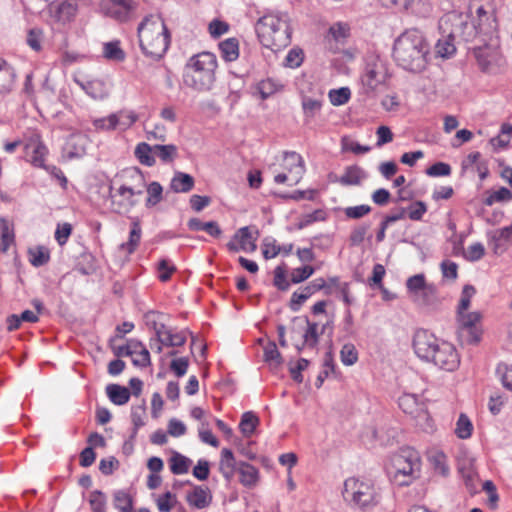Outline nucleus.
<instances>
[{"label": "nucleus", "instance_id": "9b49d317", "mask_svg": "<svg viewBox=\"0 0 512 512\" xmlns=\"http://www.w3.org/2000/svg\"><path fill=\"white\" fill-rule=\"evenodd\" d=\"M473 27L478 41L499 39L496 18L493 13L487 12L483 6L476 9Z\"/></svg>", "mask_w": 512, "mask_h": 512}, {"label": "nucleus", "instance_id": "0e129e2a", "mask_svg": "<svg viewBox=\"0 0 512 512\" xmlns=\"http://www.w3.org/2000/svg\"><path fill=\"white\" fill-rule=\"evenodd\" d=\"M303 292H305L308 297L312 296L314 293L320 290H325V294H330L331 292L328 290L327 283L323 278H317L311 281L308 285L302 288Z\"/></svg>", "mask_w": 512, "mask_h": 512}, {"label": "nucleus", "instance_id": "dca6fc26", "mask_svg": "<svg viewBox=\"0 0 512 512\" xmlns=\"http://www.w3.org/2000/svg\"><path fill=\"white\" fill-rule=\"evenodd\" d=\"M75 83L85 91L94 100H102L109 95V87L105 81L100 79H93L83 81L78 78L74 79Z\"/></svg>", "mask_w": 512, "mask_h": 512}, {"label": "nucleus", "instance_id": "8fccbe9b", "mask_svg": "<svg viewBox=\"0 0 512 512\" xmlns=\"http://www.w3.org/2000/svg\"><path fill=\"white\" fill-rule=\"evenodd\" d=\"M341 362L346 366L355 364L358 360V352L351 343L344 344L340 351Z\"/></svg>", "mask_w": 512, "mask_h": 512}, {"label": "nucleus", "instance_id": "69168bd1", "mask_svg": "<svg viewBox=\"0 0 512 512\" xmlns=\"http://www.w3.org/2000/svg\"><path fill=\"white\" fill-rule=\"evenodd\" d=\"M342 149L344 151H351L354 154H364L371 150L369 146H364L356 141L350 140L347 137L342 139Z\"/></svg>", "mask_w": 512, "mask_h": 512}, {"label": "nucleus", "instance_id": "72a5a7b5", "mask_svg": "<svg viewBox=\"0 0 512 512\" xmlns=\"http://www.w3.org/2000/svg\"><path fill=\"white\" fill-rule=\"evenodd\" d=\"M154 155L158 157L163 163H171L178 156V148L173 144L168 145H154Z\"/></svg>", "mask_w": 512, "mask_h": 512}, {"label": "nucleus", "instance_id": "b1692460", "mask_svg": "<svg viewBox=\"0 0 512 512\" xmlns=\"http://www.w3.org/2000/svg\"><path fill=\"white\" fill-rule=\"evenodd\" d=\"M365 178V171L357 165H352L345 168L343 175L339 178L338 181L344 186H351L359 185Z\"/></svg>", "mask_w": 512, "mask_h": 512}, {"label": "nucleus", "instance_id": "e2e57ef3", "mask_svg": "<svg viewBox=\"0 0 512 512\" xmlns=\"http://www.w3.org/2000/svg\"><path fill=\"white\" fill-rule=\"evenodd\" d=\"M314 271L315 270L312 266L296 268L291 273V282L293 284L301 283L308 279L314 273Z\"/></svg>", "mask_w": 512, "mask_h": 512}, {"label": "nucleus", "instance_id": "ddd939ff", "mask_svg": "<svg viewBox=\"0 0 512 512\" xmlns=\"http://www.w3.org/2000/svg\"><path fill=\"white\" fill-rule=\"evenodd\" d=\"M399 407L406 414L411 415L416 420V424L423 427V423L429 422V415L426 405L420 402L414 394H403L398 401Z\"/></svg>", "mask_w": 512, "mask_h": 512}, {"label": "nucleus", "instance_id": "6e6552de", "mask_svg": "<svg viewBox=\"0 0 512 512\" xmlns=\"http://www.w3.org/2000/svg\"><path fill=\"white\" fill-rule=\"evenodd\" d=\"M130 178L139 182V187L122 185L117 190V194L122 197V200H116V195H113L112 205L117 213L128 212L133 206L136 205L135 195H141L145 187L144 175L138 168H133L129 171Z\"/></svg>", "mask_w": 512, "mask_h": 512}, {"label": "nucleus", "instance_id": "f8f14e48", "mask_svg": "<svg viewBox=\"0 0 512 512\" xmlns=\"http://www.w3.org/2000/svg\"><path fill=\"white\" fill-rule=\"evenodd\" d=\"M473 51L475 58L482 71H489L491 66L496 64L500 57L499 39L479 41Z\"/></svg>", "mask_w": 512, "mask_h": 512}, {"label": "nucleus", "instance_id": "9d476101", "mask_svg": "<svg viewBox=\"0 0 512 512\" xmlns=\"http://www.w3.org/2000/svg\"><path fill=\"white\" fill-rule=\"evenodd\" d=\"M137 4L135 0H102L100 7L104 15L118 22H126L134 17Z\"/></svg>", "mask_w": 512, "mask_h": 512}, {"label": "nucleus", "instance_id": "0eeeda50", "mask_svg": "<svg viewBox=\"0 0 512 512\" xmlns=\"http://www.w3.org/2000/svg\"><path fill=\"white\" fill-rule=\"evenodd\" d=\"M420 468L419 453L411 447H406L392 457L389 474L395 484L405 486L419 477Z\"/></svg>", "mask_w": 512, "mask_h": 512}, {"label": "nucleus", "instance_id": "7c9ffc66", "mask_svg": "<svg viewBox=\"0 0 512 512\" xmlns=\"http://www.w3.org/2000/svg\"><path fill=\"white\" fill-rule=\"evenodd\" d=\"M0 251L5 253L9 247L14 243V231L8 220L0 218Z\"/></svg>", "mask_w": 512, "mask_h": 512}, {"label": "nucleus", "instance_id": "4c0bfd02", "mask_svg": "<svg viewBox=\"0 0 512 512\" xmlns=\"http://www.w3.org/2000/svg\"><path fill=\"white\" fill-rule=\"evenodd\" d=\"M307 325L303 334L304 343H308V347L314 348L319 342L320 332L318 331V323L311 322L308 317H304Z\"/></svg>", "mask_w": 512, "mask_h": 512}, {"label": "nucleus", "instance_id": "c85d7f7f", "mask_svg": "<svg viewBox=\"0 0 512 512\" xmlns=\"http://www.w3.org/2000/svg\"><path fill=\"white\" fill-rule=\"evenodd\" d=\"M234 240H238L240 248L245 252H254L257 249L256 239L252 237L249 227H242L234 234Z\"/></svg>", "mask_w": 512, "mask_h": 512}, {"label": "nucleus", "instance_id": "3c124183", "mask_svg": "<svg viewBox=\"0 0 512 512\" xmlns=\"http://www.w3.org/2000/svg\"><path fill=\"white\" fill-rule=\"evenodd\" d=\"M476 289L473 285L467 284L463 287L457 312H465L469 309L471 299L475 295Z\"/></svg>", "mask_w": 512, "mask_h": 512}, {"label": "nucleus", "instance_id": "58836bf2", "mask_svg": "<svg viewBox=\"0 0 512 512\" xmlns=\"http://www.w3.org/2000/svg\"><path fill=\"white\" fill-rule=\"evenodd\" d=\"M283 85L278 81L268 78L258 83L257 89L262 99H267L276 92L282 90Z\"/></svg>", "mask_w": 512, "mask_h": 512}, {"label": "nucleus", "instance_id": "2f4dec72", "mask_svg": "<svg viewBox=\"0 0 512 512\" xmlns=\"http://www.w3.org/2000/svg\"><path fill=\"white\" fill-rule=\"evenodd\" d=\"M473 459H464L459 462L458 470L462 478L465 481L466 486L469 489L474 488V480L476 477V471L474 469Z\"/></svg>", "mask_w": 512, "mask_h": 512}, {"label": "nucleus", "instance_id": "f03ea898", "mask_svg": "<svg viewBox=\"0 0 512 512\" xmlns=\"http://www.w3.org/2000/svg\"><path fill=\"white\" fill-rule=\"evenodd\" d=\"M430 45L424 34L418 29L403 32L394 42L393 57L403 69L419 73L428 63Z\"/></svg>", "mask_w": 512, "mask_h": 512}, {"label": "nucleus", "instance_id": "a878e982", "mask_svg": "<svg viewBox=\"0 0 512 512\" xmlns=\"http://www.w3.org/2000/svg\"><path fill=\"white\" fill-rule=\"evenodd\" d=\"M106 393L110 401L119 406L126 404L131 395L128 388L119 384H109L106 387Z\"/></svg>", "mask_w": 512, "mask_h": 512}, {"label": "nucleus", "instance_id": "c756f323", "mask_svg": "<svg viewBox=\"0 0 512 512\" xmlns=\"http://www.w3.org/2000/svg\"><path fill=\"white\" fill-rule=\"evenodd\" d=\"M134 153L142 165L151 167L156 162L154 155V145L151 146L145 142H141L136 146Z\"/></svg>", "mask_w": 512, "mask_h": 512}, {"label": "nucleus", "instance_id": "680f3d73", "mask_svg": "<svg viewBox=\"0 0 512 512\" xmlns=\"http://www.w3.org/2000/svg\"><path fill=\"white\" fill-rule=\"evenodd\" d=\"M485 254L484 246L477 242L470 245L464 252V258L468 261L475 262L480 260Z\"/></svg>", "mask_w": 512, "mask_h": 512}, {"label": "nucleus", "instance_id": "1a4fd4ad", "mask_svg": "<svg viewBox=\"0 0 512 512\" xmlns=\"http://www.w3.org/2000/svg\"><path fill=\"white\" fill-rule=\"evenodd\" d=\"M480 320L479 312H457V335L462 344L475 345L479 343L481 331L478 324Z\"/></svg>", "mask_w": 512, "mask_h": 512}, {"label": "nucleus", "instance_id": "338daca9", "mask_svg": "<svg viewBox=\"0 0 512 512\" xmlns=\"http://www.w3.org/2000/svg\"><path fill=\"white\" fill-rule=\"evenodd\" d=\"M426 174L431 177L449 176L451 174V167L447 163L437 162L426 170Z\"/></svg>", "mask_w": 512, "mask_h": 512}, {"label": "nucleus", "instance_id": "a18cd8bd", "mask_svg": "<svg viewBox=\"0 0 512 512\" xmlns=\"http://www.w3.org/2000/svg\"><path fill=\"white\" fill-rule=\"evenodd\" d=\"M428 284L429 283L426 282L425 275L421 273L409 277L406 281V288L412 298Z\"/></svg>", "mask_w": 512, "mask_h": 512}, {"label": "nucleus", "instance_id": "cd10ccee", "mask_svg": "<svg viewBox=\"0 0 512 512\" xmlns=\"http://www.w3.org/2000/svg\"><path fill=\"white\" fill-rule=\"evenodd\" d=\"M142 229L140 222L134 220L131 224V230L129 233V239L127 242L120 245L121 250L127 251L128 254H132L138 247L141 240Z\"/></svg>", "mask_w": 512, "mask_h": 512}, {"label": "nucleus", "instance_id": "49530a36", "mask_svg": "<svg viewBox=\"0 0 512 512\" xmlns=\"http://www.w3.org/2000/svg\"><path fill=\"white\" fill-rule=\"evenodd\" d=\"M103 53L104 56L110 60L123 61L125 59V53L120 48L119 41L105 43Z\"/></svg>", "mask_w": 512, "mask_h": 512}, {"label": "nucleus", "instance_id": "393cba45", "mask_svg": "<svg viewBox=\"0 0 512 512\" xmlns=\"http://www.w3.org/2000/svg\"><path fill=\"white\" fill-rule=\"evenodd\" d=\"M88 138L82 133H73L69 136L67 145L70 148L69 155L71 157H80L86 152Z\"/></svg>", "mask_w": 512, "mask_h": 512}, {"label": "nucleus", "instance_id": "f3484780", "mask_svg": "<svg viewBox=\"0 0 512 512\" xmlns=\"http://www.w3.org/2000/svg\"><path fill=\"white\" fill-rule=\"evenodd\" d=\"M412 301L420 307L435 309L440 304L437 288L429 283L412 298Z\"/></svg>", "mask_w": 512, "mask_h": 512}, {"label": "nucleus", "instance_id": "f257e3e1", "mask_svg": "<svg viewBox=\"0 0 512 512\" xmlns=\"http://www.w3.org/2000/svg\"><path fill=\"white\" fill-rule=\"evenodd\" d=\"M413 349L421 360L445 371H454L460 364L459 355L451 343L424 329L415 332Z\"/></svg>", "mask_w": 512, "mask_h": 512}, {"label": "nucleus", "instance_id": "bb28decb", "mask_svg": "<svg viewBox=\"0 0 512 512\" xmlns=\"http://www.w3.org/2000/svg\"><path fill=\"white\" fill-rule=\"evenodd\" d=\"M239 463L236 461L232 451L228 448H224L221 451V460H220V471L223 476L229 480L235 471L238 469Z\"/></svg>", "mask_w": 512, "mask_h": 512}, {"label": "nucleus", "instance_id": "79ce46f5", "mask_svg": "<svg viewBox=\"0 0 512 512\" xmlns=\"http://www.w3.org/2000/svg\"><path fill=\"white\" fill-rule=\"evenodd\" d=\"M30 263L34 267H41L48 263L50 259L49 250L45 247L39 246L34 249H29Z\"/></svg>", "mask_w": 512, "mask_h": 512}, {"label": "nucleus", "instance_id": "e433bc0d", "mask_svg": "<svg viewBox=\"0 0 512 512\" xmlns=\"http://www.w3.org/2000/svg\"><path fill=\"white\" fill-rule=\"evenodd\" d=\"M95 131H113L120 123L118 114H110L107 117L95 118L92 121Z\"/></svg>", "mask_w": 512, "mask_h": 512}, {"label": "nucleus", "instance_id": "37998d69", "mask_svg": "<svg viewBox=\"0 0 512 512\" xmlns=\"http://www.w3.org/2000/svg\"><path fill=\"white\" fill-rule=\"evenodd\" d=\"M472 431L473 425L470 419L466 414L461 413L456 423L455 434L460 439H467L471 436Z\"/></svg>", "mask_w": 512, "mask_h": 512}, {"label": "nucleus", "instance_id": "ea45409f", "mask_svg": "<svg viewBox=\"0 0 512 512\" xmlns=\"http://www.w3.org/2000/svg\"><path fill=\"white\" fill-rule=\"evenodd\" d=\"M189 464L190 460L179 453H174L173 456L170 458V469L171 472L175 475L187 473L189 469Z\"/></svg>", "mask_w": 512, "mask_h": 512}, {"label": "nucleus", "instance_id": "052dcab7", "mask_svg": "<svg viewBox=\"0 0 512 512\" xmlns=\"http://www.w3.org/2000/svg\"><path fill=\"white\" fill-rule=\"evenodd\" d=\"M369 205L350 206L344 209V214L349 219H360L371 212Z\"/></svg>", "mask_w": 512, "mask_h": 512}, {"label": "nucleus", "instance_id": "5701e85b", "mask_svg": "<svg viewBox=\"0 0 512 512\" xmlns=\"http://www.w3.org/2000/svg\"><path fill=\"white\" fill-rule=\"evenodd\" d=\"M15 73L13 68L0 59V95L9 93L14 85Z\"/></svg>", "mask_w": 512, "mask_h": 512}, {"label": "nucleus", "instance_id": "c03bdc74", "mask_svg": "<svg viewBox=\"0 0 512 512\" xmlns=\"http://www.w3.org/2000/svg\"><path fill=\"white\" fill-rule=\"evenodd\" d=\"M114 507L120 512H131L132 509V497L124 491L118 490L114 493Z\"/></svg>", "mask_w": 512, "mask_h": 512}, {"label": "nucleus", "instance_id": "2eb2a0df", "mask_svg": "<svg viewBox=\"0 0 512 512\" xmlns=\"http://www.w3.org/2000/svg\"><path fill=\"white\" fill-rule=\"evenodd\" d=\"M385 78L386 71L384 65L380 62H373L366 65L361 81L367 91H373L385 81Z\"/></svg>", "mask_w": 512, "mask_h": 512}, {"label": "nucleus", "instance_id": "13d9d810", "mask_svg": "<svg viewBox=\"0 0 512 512\" xmlns=\"http://www.w3.org/2000/svg\"><path fill=\"white\" fill-rule=\"evenodd\" d=\"M450 38L451 35L446 39L438 40L436 44V53L442 58H448L456 51V48Z\"/></svg>", "mask_w": 512, "mask_h": 512}, {"label": "nucleus", "instance_id": "a19ab883", "mask_svg": "<svg viewBox=\"0 0 512 512\" xmlns=\"http://www.w3.org/2000/svg\"><path fill=\"white\" fill-rule=\"evenodd\" d=\"M146 189L148 194L146 207H154L162 200L163 188L159 182L153 181Z\"/></svg>", "mask_w": 512, "mask_h": 512}, {"label": "nucleus", "instance_id": "39448f33", "mask_svg": "<svg viewBox=\"0 0 512 512\" xmlns=\"http://www.w3.org/2000/svg\"><path fill=\"white\" fill-rule=\"evenodd\" d=\"M217 60L214 54L202 52L192 56L185 65L183 82L197 91L210 90L215 81Z\"/></svg>", "mask_w": 512, "mask_h": 512}, {"label": "nucleus", "instance_id": "09e8293b", "mask_svg": "<svg viewBox=\"0 0 512 512\" xmlns=\"http://www.w3.org/2000/svg\"><path fill=\"white\" fill-rule=\"evenodd\" d=\"M371 225L369 223H362L353 228L349 236V242L352 246L360 245L370 229Z\"/></svg>", "mask_w": 512, "mask_h": 512}, {"label": "nucleus", "instance_id": "4be33fe9", "mask_svg": "<svg viewBox=\"0 0 512 512\" xmlns=\"http://www.w3.org/2000/svg\"><path fill=\"white\" fill-rule=\"evenodd\" d=\"M194 187V178L183 172H176L171 179L170 189L175 193H187Z\"/></svg>", "mask_w": 512, "mask_h": 512}, {"label": "nucleus", "instance_id": "412c9836", "mask_svg": "<svg viewBox=\"0 0 512 512\" xmlns=\"http://www.w3.org/2000/svg\"><path fill=\"white\" fill-rule=\"evenodd\" d=\"M187 226L191 231H205L215 238L220 237L222 234V230L216 221L203 222L199 218H191L187 222Z\"/></svg>", "mask_w": 512, "mask_h": 512}, {"label": "nucleus", "instance_id": "de8ad7c7", "mask_svg": "<svg viewBox=\"0 0 512 512\" xmlns=\"http://www.w3.org/2000/svg\"><path fill=\"white\" fill-rule=\"evenodd\" d=\"M269 242L268 238L264 240V249H263V256L265 259H270L276 257L278 254L283 253L284 255H289L292 252L293 244H287L283 246L276 245L275 240H273L272 247L273 251L270 253V250L268 249Z\"/></svg>", "mask_w": 512, "mask_h": 512}, {"label": "nucleus", "instance_id": "a211bd4d", "mask_svg": "<svg viewBox=\"0 0 512 512\" xmlns=\"http://www.w3.org/2000/svg\"><path fill=\"white\" fill-rule=\"evenodd\" d=\"M77 4L74 0H63L53 2L50 5V12L60 22L70 21L76 14Z\"/></svg>", "mask_w": 512, "mask_h": 512}, {"label": "nucleus", "instance_id": "864d4df0", "mask_svg": "<svg viewBox=\"0 0 512 512\" xmlns=\"http://www.w3.org/2000/svg\"><path fill=\"white\" fill-rule=\"evenodd\" d=\"M350 96H351V92H350V89L347 87H341L339 89L331 90L329 92L330 102L334 106H340V105L347 103L348 100L350 99Z\"/></svg>", "mask_w": 512, "mask_h": 512}, {"label": "nucleus", "instance_id": "c9c22d12", "mask_svg": "<svg viewBox=\"0 0 512 512\" xmlns=\"http://www.w3.org/2000/svg\"><path fill=\"white\" fill-rule=\"evenodd\" d=\"M222 57L226 61H234L239 56V45L235 38H229L219 44Z\"/></svg>", "mask_w": 512, "mask_h": 512}, {"label": "nucleus", "instance_id": "bf43d9fd", "mask_svg": "<svg viewBox=\"0 0 512 512\" xmlns=\"http://www.w3.org/2000/svg\"><path fill=\"white\" fill-rule=\"evenodd\" d=\"M304 59L303 50L300 48L291 49L286 58H285V66L289 68H297L299 67Z\"/></svg>", "mask_w": 512, "mask_h": 512}, {"label": "nucleus", "instance_id": "473e14b6", "mask_svg": "<svg viewBox=\"0 0 512 512\" xmlns=\"http://www.w3.org/2000/svg\"><path fill=\"white\" fill-rule=\"evenodd\" d=\"M240 482L245 486H252L257 482L258 470L246 462H239Z\"/></svg>", "mask_w": 512, "mask_h": 512}, {"label": "nucleus", "instance_id": "774afa93", "mask_svg": "<svg viewBox=\"0 0 512 512\" xmlns=\"http://www.w3.org/2000/svg\"><path fill=\"white\" fill-rule=\"evenodd\" d=\"M189 366V359L187 357H180L173 359L170 363V369L177 377H182L186 374Z\"/></svg>", "mask_w": 512, "mask_h": 512}, {"label": "nucleus", "instance_id": "f704fd0d", "mask_svg": "<svg viewBox=\"0 0 512 512\" xmlns=\"http://www.w3.org/2000/svg\"><path fill=\"white\" fill-rule=\"evenodd\" d=\"M258 424V416L253 412L248 411L243 413L239 424V429L244 436L249 437L254 433Z\"/></svg>", "mask_w": 512, "mask_h": 512}, {"label": "nucleus", "instance_id": "603ef678", "mask_svg": "<svg viewBox=\"0 0 512 512\" xmlns=\"http://www.w3.org/2000/svg\"><path fill=\"white\" fill-rule=\"evenodd\" d=\"M496 373L499 376L503 386L512 392V364L500 363L497 366Z\"/></svg>", "mask_w": 512, "mask_h": 512}, {"label": "nucleus", "instance_id": "423d86ee", "mask_svg": "<svg viewBox=\"0 0 512 512\" xmlns=\"http://www.w3.org/2000/svg\"><path fill=\"white\" fill-rule=\"evenodd\" d=\"M342 494L344 500L355 509H376L381 501V496L371 481L355 477L345 480Z\"/></svg>", "mask_w": 512, "mask_h": 512}, {"label": "nucleus", "instance_id": "6e6d98bb", "mask_svg": "<svg viewBox=\"0 0 512 512\" xmlns=\"http://www.w3.org/2000/svg\"><path fill=\"white\" fill-rule=\"evenodd\" d=\"M512 199V192L506 187H501L497 191L490 194L485 200L484 204L492 206L495 202L510 201Z\"/></svg>", "mask_w": 512, "mask_h": 512}, {"label": "nucleus", "instance_id": "4d7b16f0", "mask_svg": "<svg viewBox=\"0 0 512 512\" xmlns=\"http://www.w3.org/2000/svg\"><path fill=\"white\" fill-rule=\"evenodd\" d=\"M322 107V102L318 99L310 98V97H303L302 99V108L304 111V114L308 118H312L315 116V114L320 111Z\"/></svg>", "mask_w": 512, "mask_h": 512}, {"label": "nucleus", "instance_id": "20e7f679", "mask_svg": "<svg viewBox=\"0 0 512 512\" xmlns=\"http://www.w3.org/2000/svg\"><path fill=\"white\" fill-rule=\"evenodd\" d=\"M255 30L261 44L277 51L291 42V28L286 14H267L259 18Z\"/></svg>", "mask_w": 512, "mask_h": 512}, {"label": "nucleus", "instance_id": "5fc2aeb1", "mask_svg": "<svg viewBox=\"0 0 512 512\" xmlns=\"http://www.w3.org/2000/svg\"><path fill=\"white\" fill-rule=\"evenodd\" d=\"M264 360L269 363H275L276 365L282 363V356L275 342L270 341L264 346Z\"/></svg>", "mask_w": 512, "mask_h": 512}, {"label": "nucleus", "instance_id": "7ed1b4c3", "mask_svg": "<svg viewBox=\"0 0 512 512\" xmlns=\"http://www.w3.org/2000/svg\"><path fill=\"white\" fill-rule=\"evenodd\" d=\"M137 32L142 52L153 60H160L170 44V34L163 19L150 14L139 24Z\"/></svg>", "mask_w": 512, "mask_h": 512}, {"label": "nucleus", "instance_id": "4468645a", "mask_svg": "<svg viewBox=\"0 0 512 512\" xmlns=\"http://www.w3.org/2000/svg\"><path fill=\"white\" fill-rule=\"evenodd\" d=\"M283 169L290 175V186L297 185L305 173L302 156L296 152H284Z\"/></svg>", "mask_w": 512, "mask_h": 512}, {"label": "nucleus", "instance_id": "aec40b11", "mask_svg": "<svg viewBox=\"0 0 512 512\" xmlns=\"http://www.w3.org/2000/svg\"><path fill=\"white\" fill-rule=\"evenodd\" d=\"M186 500L195 509H204L211 501L210 491L207 487L196 486L186 495Z\"/></svg>", "mask_w": 512, "mask_h": 512}, {"label": "nucleus", "instance_id": "6ab92c4d", "mask_svg": "<svg viewBox=\"0 0 512 512\" xmlns=\"http://www.w3.org/2000/svg\"><path fill=\"white\" fill-rule=\"evenodd\" d=\"M492 249L496 254H502L512 242V224L495 230L490 237Z\"/></svg>", "mask_w": 512, "mask_h": 512}]
</instances>
